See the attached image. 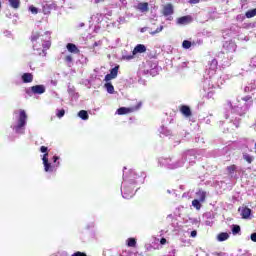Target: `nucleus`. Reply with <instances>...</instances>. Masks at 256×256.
<instances>
[{"mask_svg": "<svg viewBox=\"0 0 256 256\" xmlns=\"http://www.w3.org/2000/svg\"><path fill=\"white\" fill-rule=\"evenodd\" d=\"M30 41L34 51H47L51 47V32L46 31L44 34L34 31L31 34Z\"/></svg>", "mask_w": 256, "mask_h": 256, "instance_id": "f257e3e1", "label": "nucleus"}, {"mask_svg": "<svg viewBox=\"0 0 256 256\" xmlns=\"http://www.w3.org/2000/svg\"><path fill=\"white\" fill-rule=\"evenodd\" d=\"M143 107V102H138L136 106H132L130 108L120 107L117 109L118 115H128V113H135V111H139Z\"/></svg>", "mask_w": 256, "mask_h": 256, "instance_id": "f03ea898", "label": "nucleus"}, {"mask_svg": "<svg viewBox=\"0 0 256 256\" xmlns=\"http://www.w3.org/2000/svg\"><path fill=\"white\" fill-rule=\"evenodd\" d=\"M27 125V112L25 110H20L18 124L14 127L16 133H19L20 129H23Z\"/></svg>", "mask_w": 256, "mask_h": 256, "instance_id": "7ed1b4c3", "label": "nucleus"}, {"mask_svg": "<svg viewBox=\"0 0 256 256\" xmlns=\"http://www.w3.org/2000/svg\"><path fill=\"white\" fill-rule=\"evenodd\" d=\"M43 165H44V171L46 173H53L55 171V166L51 165L49 162V153H46L42 157Z\"/></svg>", "mask_w": 256, "mask_h": 256, "instance_id": "20e7f679", "label": "nucleus"}, {"mask_svg": "<svg viewBox=\"0 0 256 256\" xmlns=\"http://www.w3.org/2000/svg\"><path fill=\"white\" fill-rule=\"evenodd\" d=\"M161 13L164 17H171V15H173V13H175V9L173 7V4L167 3L166 5H164L162 7Z\"/></svg>", "mask_w": 256, "mask_h": 256, "instance_id": "39448f33", "label": "nucleus"}, {"mask_svg": "<svg viewBox=\"0 0 256 256\" xmlns=\"http://www.w3.org/2000/svg\"><path fill=\"white\" fill-rule=\"evenodd\" d=\"M66 49L69 53H72L73 55H79L81 53V50L75 45L74 43H68L66 45Z\"/></svg>", "mask_w": 256, "mask_h": 256, "instance_id": "423d86ee", "label": "nucleus"}, {"mask_svg": "<svg viewBox=\"0 0 256 256\" xmlns=\"http://www.w3.org/2000/svg\"><path fill=\"white\" fill-rule=\"evenodd\" d=\"M30 89L34 95H43V93H45L44 85H35V86H32Z\"/></svg>", "mask_w": 256, "mask_h": 256, "instance_id": "0eeeda50", "label": "nucleus"}, {"mask_svg": "<svg viewBox=\"0 0 256 256\" xmlns=\"http://www.w3.org/2000/svg\"><path fill=\"white\" fill-rule=\"evenodd\" d=\"M192 21H193V17H191L190 15H187V16H182L178 18L177 23L178 25H189V23H191Z\"/></svg>", "mask_w": 256, "mask_h": 256, "instance_id": "6e6552de", "label": "nucleus"}, {"mask_svg": "<svg viewBox=\"0 0 256 256\" xmlns=\"http://www.w3.org/2000/svg\"><path fill=\"white\" fill-rule=\"evenodd\" d=\"M238 211H241L242 219H249L251 217V209L247 206L239 208Z\"/></svg>", "mask_w": 256, "mask_h": 256, "instance_id": "1a4fd4ad", "label": "nucleus"}, {"mask_svg": "<svg viewBox=\"0 0 256 256\" xmlns=\"http://www.w3.org/2000/svg\"><path fill=\"white\" fill-rule=\"evenodd\" d=\"M179 111L184 115V117H191V115H193L191 108L187 105H181L179 107Z\"/></svg>", "mask_w": 256, "mask_h": 256, "instance_id": "9d476101", "label": "nucleus"}, {"mask_svg": "<svg viewBox=\"0 0 256 256\" xmlns=\"http://www.w3.org/2000/svg\"><path fill=\"white\" fill-rule=\"evenodd\" d=\"M137 10L141 11V13H147L149 11V3L142 2L137 5Z\"/></svg>", "mask_w": 256, "mask_h": 256, "instance_id": "9b49d317", "label": "nucleus"}, {"mask_svg": "<svg viewBox=\"0 0 256 256\" xmlns=\"http://www.w3.org/2000/svg\"><path fill=\"white\" fill-rule=\"evenodd\" d=\"M145 51H147V47L143 44H138L133 50V55H137V53H145Z\"/></svg>", "mask_w": 256, "mask_h": 256, "instance_id": "f8f14e48", "label": "nucleus"}, {"mask_svg": "<svg viewBox=\"0 0 256 256\" xmlns=\"http://www.w3.org/2000/svg\"><path fill=\"white\" fill-rule=\"evenodd\" d=\"M23 83H33V74L32 73H24L22 75Z\"/></svg>", "mask_w": 256, "mask_h": 256, "instance_id": "ddd939ff", "label": "nucleus"}, {"mask_svg": "<svg viewBox=\"0 0 256 256\" xmlns=\"http://www.w3.org/2000/svg\"><path fill=\"white\" fill-rule=\"evenodd\" d=\"M196 195L199 199V201L201 203H204L206 197H207V192L203 191V190H199L198 192H196Z\"/></svg>", "mask_w": 256, "mask_h": 256, "instance_id": "4468645a", "label": "nucleus"}, {"mask_svg": "<svg viewBox=\"0 0 256 256\" xmlns=\"http://www.w3.org/2000/svg\"><path fill=\"white\" fill-rule=\"evenodd\" d=\"M12 9H19L21 7V0H8Z\"/></svg>", "mask_w": 256, "mask_h": 256, "instance_id": "2eb2a0df", "label": "nucleus"}, {"mask_svg": "<svg viewBox=\"0 0 256 256\" xmlns=\"http://www.w3.org/2000/svg\"><path fill=\"white\" fill-rule=\"evenodd\" d=\"M227 239H229V233L227 232H221L217 236V240L220 242L227 241Z\"/></svg>", "mask_w": 256, "mask_h": 256, "instance_id": "dca6fc26", "label": "nucleus"}, {"mask_svg": "<svg viewBox=\"0 0 256 256\" xmlns=\"http://www.w3.org/2000/svg\"><path fill=\"white\" fill-rule=\"evenodd\" d=\"M78 117H80V119H83V121H87V119H89V113H87L86 110H81L78 113Z\"/></svg>", "mask_w": 256, "mask_h": 256, "instance_id": "f3484780", "label": "nucleus"}, {"mask_svg": "<svg viewBox=\"0 0 256 256\" xmlns=\"http://www.w3.org/2000/svg\"><path fill=\"white\" fill-rule=\"evenodd\" d=\"M226 170L229 175H233V173H235V171H237V165L232 164L230 166H227Z\"/></svg>", "mask_w": 256, "mask_h": 256, "instance_id": "a211bd4d", "label": "nucleus"}, {"mask_svg": "<svg viewBox=\"0 0 256 256\" xmlns=\"http://www.w3.org/2000/svg\"><path fill=\"white\" fill-rule=\"evenodd\" d=\"M247 19H252V17H256V8L252 9V10H248L245 13Z\"/></svg>", "mask_w": 256, "mask_h": 256, "instance_id": "6ab92c4d", "label": "nucleus"}, {"mask_svg": "<svg viewBox=\"0 0 256 256\" xmlns=\"http://www.w3.org/2000/svg\"><path fill=\"white\" fill-rule=\"evenodd\" d=\"M118 73H119V66H115L114 68H112V69L110 70V75H111L114 79H116Z\"/></svg>", "mask_w": 256, "mask_h": 256, "instance_id": "aec40b11", "label": "nucleus"}, {"mask_svg": "<svg viewBox=\"0 0 256 256\" xmlns=\"http://www.w3.org/2000/svg\"><path fill=\"white\" fill-rule=\"evenodd\" d=\"M127 245H128V247H136L137 246V240L135 238H128L127 239Z\"/></svg>", "mask_w": 256, "mask_h": 256, "instance_id": "412c9836", "label": "nucleus"}, {"mask_svg": "<svg viewBox=\"0 0 256 256\" xmlns=\"http://www.w3.org/2000/svg\"><path fill=\"white\" fill-rule=\"evenodd\" d=\"M105 88L107 89V92L110 94L115 93V87H113V84L111 83H106Z\"/></svg>", "mask_w": 256, "mask_h": 256, "instance_id": "4be33fe9", "label": "nucleus"}, {"mask_svg": "<svg viewBox=\"0 0 256 256\" xmlns=\"http://www.w3.org/2000/svg\"><path fill=\"white\" fill-rule=\"evenodd\" d=\"M192 207H194L195 209H197V211H199L201 209V201L194 199L192 201Z\"/></svg>", "mask_w": 256, "mask_h": 256, "instance_id": "5701e85b", "label": "nucleus"}, {"mask_svg": "<svg viewBox=\"0 0 256 256\" xmlns=\"http://www.w3.org/2000/svg\"><path fill=\"white\" fill-rule=\"evenodd\" d=\"M232 233H233V235H237L238 233H241V226L233 225L232 226Z\"/></svg>", "mask_w": 256, "mask_h": 256, "instance_id": "b1692460", "label": "nucleus"}, {"mask_svg": "<svg viewBox=\"0 0 256 256\" xmlns=\"http://www.w3.org/2000/svg\"><path fill=\"white\" fill-rule=\"evenodd\" d=\"M243 159L244 161H246L247 163H253V156L249 155V154H243Z\"/></svg>", "mask_w": 256, "mask_h": 256, "instance_id": "393cba45", "label": "nucleus"}, {"mask_svg": "<svg viewBox=\"0 0 256 256\" xmlns=\"http://www.w3.org/2000/svg\"><path fill=\"white\" fill-rule=\"evenodd\" d=\"M182 47L184 49H191V41L189 40H184L183 43H182Z\"/></svg>", "mask_w": 256, "mask_h": 256, "instance_id": "a878e982", "label": "nucleus"}, {"mask_svg": "<svg viewBox=\"0 0 256 256\" xmlns=\"http://www.w3.org/2000/svg\"><path fill=\"white\" fill-rule=\"evenodd\" d=\"M29 11H31V13H33V15H37V13H39V9H37V7H35V6H30Z\"/></svg>", "mask_w": 256, "mask_h": 256, "instance_id": "bb28decb", "label": "nucleus"}, {"mask_svg": "<svg viewBox=\"0 0 256 256\" xmlns=\"http://www.w3.org/2000/svg\"><path fill=\"white\" fill-rule=\"evenodd\" d=\"M65 63H73V56L67 55L64 57Z\"/></svg>", "mask_w": 256, "mask_h": 256, "instance_id": "cd10ccee", "label": "nucleus"}, {"mask_svg": "<svg viewBox=\"0 0 256 256\" xmlns=\"http://www.w3.org/2000/svg\"><path fill=\"white\" fill-rule=\"evenodd\" d=\"M161 31H163V26H160L155 31L150 32V35H157V33H161Z\"/></svg>", "mask_w": 256, "mask_h": 256, "instance_id": "c85d7f7f", "label": "nucleus"}, {"mask_svg": "<svg viewBox=\"0 0 256 256\" xmlns=\"http://www.w3.org/2000/svg\"><path fill=\"white\" fill-rule=\"evenodd\" d=\"M56 115L59 119H61V117L65 116V110L64 109L58 110V113Z\"/></svg>", "mask_w": 256, "mask_h": 256, "instance_id": "c756f323", "label": "nucleus"}, {"mask_svg": "<svg viewBox=\"0 0 256 256\" xmlns=\"http://www.w3.org/2000/svg\"><path fill=\"white\" fill-rule=\"evenodd\" d=\"M129 197H133V192L127 194V188H124V198L129 199Z\"/></svg>", "mask_w": 256, "mask_h": 256, "instance_id": "7c9ffc66", "label": "nucleus"}, {"mask_svg": "<svg viewBox=\"0 0 256 256\" xmlns=\"http://www.w3.org/2000/svg\"><path fill=\"white\" fill-rule=\"evenodd\" d=\"M40 151L41 153H44V155H46V153H49V148H47L46 146H41Z\"/></svg>", "mask_w": 256, "mask_h": 256, "instance_id": "2f4dec72", "label": "nucleus"}, {"mask_svg": "<svg viewBox=\"0 0 256 256\" xmlns=\"http://www.w3.org/2000/svg\"><path fill=\"white\" fill-rule=\"evenodd\" d=\"M111 79H115L111 74H107L106 76H105V79H104V81H111Z\"/></svg>", "mask_w": 256, "mask_h": 256, "instance_id": "473e14b6", "label": "nucleus"}, {"mask_svg": "<svg viewBox=\"0 0 256 256\" xmlns=\"http://www.w3.org/2000/svg\"><path fill=\"white\" fill-rule=\"evenodd\" d=\"M201 0H189L190 5H197Z\"/></svg>", "mask_w": 256, "mask_h": 256, "instance_id": "72a5a7b5", "label": "nucleus"}, {"mask_svg": "<svg viewBox=\"0 0 256 256\" xmlns=\"http://www.w3.org/2000/svg\"><path fill=\"white\" fill-rule=\"evenodd\" d=\"M251 241H253L254 243H256V233H252L250 236Z\"/></svg>", "mask_w": 256, "mask_h": 256, "instance_id": "f704fd0d", "label": "nucleus"}, {"mask_svg": "<svg viewBox=\"0 0 256 256\" xmlns=\"http://www.w3.org/2000/svg\"><path fill=\"white\" fill-rule=\"evenodd\" d=\"M252 97L251 96H245L244 98H242V101H251Z\"/></svg>", "mask_w": 256, "mask_h": 256, "instance_id": "c9c22d12", "label": "nucleus"}, {"mask_svg": "<svg viewBox=\"0 0 256 256\" xmlns=\"http://www.w3.org/2000/svg\"><path fill=\"white\" fill-rule=\"evenodd\" d=\"M165 243H167V239L161 238V239H160V244H161V245H165Z\"/></svg>", "mask_w": 256, "mask_h": 256, "instance_id": "e433bc0d", "label": "nucleus"}, {"mask_svg": "<svg viewBox=\"0 0 256 256\" xmlns=\"http://www.w3.org/2000/svg\"><path fill=\"white\" fill-rule=\"evenodd\" d=\"M105 0H94V3L96 5H99V3H104Z\"/></svg>", "mask_w": 256, "mask_h": 256, "instance_id": "4c0bfd02", "label": "nucleus"}, {"mask_svg": "<svg viewBox=\"0 0 256 256\" xmlns=\"http://www.w3.org/2000/svg\"><path fill=\"white\" fill-rule=\"evenodd\" d=\"M57 161H59V156H53V162L57 163Z\"/></svg>", "mask_w": 256, "mask_h": 256, "instance_id": "58836bf2", "label": "nucleus"}, {"mask_svg": "<svg viewBox=\"0 0 256 256\" xmlns=\"http://www.w3.org/2000/svg\"><path fill=\"white\" fill-rule=\"evenodd\" d=\"M191 237H197V232L195 230L191 232Z\"/></svg>", "mask_w": 256, "mask_h": 256, "instance_id": "ea45409f", "label": "nucleus"}, {"mask_svg": "<svg viewBox=\"0 0 256 256\" xmlns=\"http://www.w3.org/2000/svg\"><path fill=\"white\" fill-rule=\"evenodd\" d=\"M93 47H99V42H95V43L93 44Z\"/></svg>", "mask_w": 256, "mask_h": 256, "instance_id": "a19ab883", "label": "nucleus"}, {"mask_svg": "<svg viewBox=\"0 0 256 256\" xmlns=\"http://www.w3.org/2000/svg\"><path fill=\"white\" fill-rule=\"evenodd\" d=\"M172 20H173V17H169V18H168V21H172Z\"/></svg>", "mask_w": 256, "mask_h": 256, "instance_id": "79ce46f5", "label": "nucleus"}, {"mask_svg": "<svg viewBox=\"0 0 256 256\" xmlns=\"http://www.w3.org/2000/svg\"><path fill=\"white\" fill-rule=\"evenodd\" d=\"M59 165H60V163H59V162H57L56 167H59Z\"/></svg>", "mask_w": 256, "mask_h": 256, "instance_id": "37998d69", "label": "nucleus"}, {"mask_svg": "<svg viewBox=\"0 0 256 256\" xmlns=\"http://www.w3.org/2000/svg\"><path fill=\"white\" fill-rule=\"evenodd\" d=\"M0 9H1V2H0Z\"/></svg>", "mask_w": 256, "mask_h": 256, "instance_id": "c03bdc74", "label": "nucleus"}]
</instances>
